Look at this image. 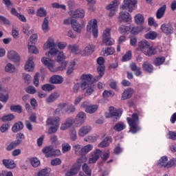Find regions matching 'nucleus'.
<instances>
[{"mask_svg":"<svg viewBox=\"0 0 176 176\" xmlns=\"http://www.w3.org/2000/svg\"><path fill=\"white\" fill-rule=\"evenodd\" d=\"M82 80V90H87L85 96H91L94 91V84H93V76L91 74H82L80 78Z\"/></svg>","mask_w":176,"mask_h":176,"instance_id":"nucleus-1","label":"nucleus"},{"mask_svg":"<svg viewBox=\"0 0 176 176\" xmlns=\"http://www.w3.org/2000/svg\"><path fill=\"white\" fill-rule=\"evenodd\" d=\"M41 63H43V64L45 65V67H47L48 69H50L51 72H57V71H64L65 69H67V65L68 64V61L63 60L60 62V65H58V67L55 69L54 64H56V63L54 62V60L49 59L46 57H43L41 58Z\"/></svg>","mask_w":176,"mask_h":176,"instance_id":"nucleus-2","label":"nucleus"},{"mask_svg":"<svg viewBox=\"0 0 176 176\" xmlns=\"http://www.w3.org/2000/svg\"><path fill=\"white\" fill-rule=\"evenodd\" d=\"M127 122L130 126V131L132 134H135V133H138L140 130H141V127L138 126L140 124V118H138V114L133 113L131 118H127Z\"/></svg>","mask_w":176,"mask_h":176,"instance_id":"nucleus-3","label":"nucleus"},{"mask_svg":"<svg viewBox=\"0 0 176 176\" xmlns=\"http://www.w3.org/2000/svg\"><path fill=\"white\" fill-rule=\"evenodd\" d=\"M56 45V43H54V38L50 37L44 44L43 49L44 50H47V49H50L47 54H45L46 56H49L50 54L52 57L57 56L58 53V50H57Z\"/></svg>","mask_w":176,"mask_h":176,"instance_id":"nucleus-4","label":"nucleus"},{"mask_svg":"<svg viewBox=\"0 0 176 176\" xmlns=\"http://www.w3.org/2000/svg\"><path fill=\"white\" fill-rule=\"evenodd\" d=\"M122 116V111L115 109L113 107L109 108V113H105V117L107 118H113V121L118 120Z\"/></svg>","mask_w":176,"mask_h":176,"instance_id":"nucleus-5","label":"nucleus"},{"mask_svg":"<svg viewBox=\"0 0 176 176\" xmlns=\"http://www.w3.org/2000/svg\"><path fill=\"white\" fill-rule=\"evenodd\" d=\"M102 42L107 46H111V45H113L115 43V41L111 38V29L107 28L103 32Z\"/></svg>","mask_w":176,"mask_h":176,"instance_id":"nucleus-6","label":"nucleus"},{"mask_svg":"<svg viewBox=\"0 0 176 176\" xmlns=\"http://www.w3.org/2000/svg\"><path fill=\"white\" fill-rule=\"evenodd\" d=\"M87 31L92 32L94 38L98 36V28L97 27V20L91 21L87 26Z\"/></svg>","mask_w":176,"mask_h":176,"instance_id":"nucleus-7","label":"nucleus"},{"mask_svg":"<svg viewBox=\"0 0 176 176\" xmlns=\"http://www.w3.org/2000/svg\"><path fill=\"white\" fill-rule=\"evenodd\" d=\"M137 5V0H124V5L121 6L123 10H129L133 12L135 9Z\"/></svg>","mask_w":176,"mask_h":176,"instance_id":"nucleus-8","label":"nucleus"},{"mask_svg":"<svg viewBox=\"0 0 176 176\" xmlns=\"http://www.w3.org/2000/svg\"><path fill=\"white\" fill-rule=\"evenodd\" d=\"M80 162H82V159H78L77 162L72 167L69 171L66 173L65 176H73L78 174L79 170H80Z\"/></svg>","mask_w":176,"mask_h":176,"instance_id":"nucleus-9","label":"nucleus"},{"mask_svg":"<svg viewBox=\"0 0 176 176\" xmlns=\"http://www.w3.org/2000/svg\"><path fill=\"white\" fill-rule=\"evenodd\" d=\"M102 155V151L100 149H96L95 151L91 152L90 153V157L89 159V164H93V163H96L100 157Z\"/></svg>","mask_w":176,"mask_h":176,"instance_id":"nucleus-10","label":"nucleus"},{"mask_svg":"<svg viewBox=\"0 0 176 176\" xmlns=\"http://www.w3.org/2000/svg\"><path fill=\"white\" fill-rule=\"evenodd\" d=\"M89 102H84L81 104V108H85V112L87 113H94L98 109L97 104L89 105Z\"/></svg>","mask_w":176,"mask_h":176,"instance_id":"nucleus-11","label":"nucleus"},{"mask_svg":"<svg viewBox=\"0 0 176 176\" xmlns=\"http://www.w3.org/2000/svg\"><path fill=\"white\" fill-rule=\"evenodd\" d=\"M118 23H131V15L126 12H120L118 16Z\"/></svg>","mask_w":176,"mask_h":176,"instance_id":"nucleus-12","label":"nucleus"},{"mask_svg":"<svg viewBox=\"0 0 176 176\" xmlns=\"http://www.w3.org/2000/svg\"><path fill=\"white\" fill-rule=\"evenodd\" d=\"M160 30L166 35H171L174 32V28L171 23H164L161 25Z\"/></svg>","mask_w":176,"mask_h":176,"instance_id":"nucleus-13","label":"nucleus"},{"mask_svg":"<svg viewBox=\"0 0 176 176\" xmlns=\"http://www.w3.org/2000/svg\"><path fill=\"white\" fill-rule=\"evenodd\" d=\"M71 24L74 31L78 32V34H80L82 32V28L85 27V22H82V25L78 22V21H76V19H72Z\"/></svg>","mask_w":176,"mask_h":176,"instance_id":"nucleus-14","label":"nucleus"},{"mask_svg":"<svg viewBox=\"0 0 176 176\" xmlns=\"http://www.w3.org/2000/svg\"><path fill=\"white\" fill-rule=\"evenodd\" d=\"M86 113H85V112L83 111H80L75 118V122L76 123V124H83V123H85V122L86 121Z\"/></svg>","mask_w":176,"mask_h":176,"instance_id":"nucleus-15","label":"nucleus"},{"mask_svg":"<svg viewBox=\"0 0 176 176\" xmlns=\"http://www.w3.org/2000/svg\"><path fill=\"white\" fill-rule=\"evenodd\" d=\"M74 123H75L74 119L67 118L65 120L63 123L61 124L60 130H61L62 131H65V130H68V129H69V127H71V126H72Z\"/></svg>","mask_w":176,"mask_h":176,"instance_id":"nucleus-16","label":"nucleus"},{"mask_svg":"<svg viewBox=\"0 0 176 176\" xmlns=\"http://www.w3.org/2000/svg\"><path fill=\"white\" fill-rule=\"evenodd\" d=\"M7 56L8 58L14 63H19L20 61V56L14 51H10Z\"/></svg>","mask_w":176,"mask_h":176,"instance_id":"nucleus-17","label":"nucleus"},{"mask_svg":"<svg viewBox=\"0 0 176 176\" xmlns=\"http://www.w3.org/2000/svg\"><path fill=\"white\" fill-rule=\"evenodd\" d=\"M90 131H91V126H81L78 130V135L79 137H85V135H87Z\"/></svg>","mask_w":176,"mask_h":176,"instance_id":"nucleus-18","label":"nucleus"},{"mask_svg":"<svg viewBox=\"0 0 176 176\" xmlns=\"http://www.w3.org/2000/svg\"><path fill=\"white\" fill-rule=\"evenodd\" d=\"M72 17L73 19H83L85 17V10L82 8H78L72 12Z\"/></svg>","mask_w":176,"mask_h":176,"instance_id":"nucleus-19","label":"nucleus"},{"mask_svg":"<svg viewBox=\"0 0 176 176\" xmlns=\"http://www.w3.org/2000/svg\"><path fill=\"white\" fill-rule=\"evenodd\" d=\"M43 153L45 155L46 157H50V156H54V149L53 146H47L42 149Z\"/></svg>","mask_w":176,"mask_h":176,"instance_id":"nucleus-20","label":"nucleus"},{"mask_svg":"<svg viewBox=\"0 0 176 176\" xmlns=\"http://www.w3.org/2000/svg\"><path fill=\"white\" fill-rule=\"evenodd\" d=\"M2 163L5 168L9 170H13V168H16V164L13 160H3Z\"/></svg>","mask_w":176,"mask_h":176,"instance_id":"nucleus-21","label":"nucleus"},{"mask_svg":"<svg viewBox=\"0 0 176 176\" xmlns=\"http://www.w3.org/2000/svg\"><path fill=\"white\" fill-rule=\"evenodd\" d=\"M50 82L53 85H61L64 82V78L61 76L54 75L50 78Z\"/></svg>","mask_w":176,"mask_h":176,"instance_id":"nucleus-22","label":"nucleus"},{"mask_svg":"<svg viewBox=\"0 0 176 176\" xmlns=\"http://www.w3.org/2000/svg\"><path fill=\"white\" fill-rule=\"evenodd\" d=\"M25 69L28 71V72H32V71H34V57L30 56L28 58L25 65Z\"/></svg>","mask_w":176,"mask_h":176,"instance_id":"nucleus-23","label":"nucleus"},{"mask_svg":"<svg viewBox=\"0 0 176 176\" xmlns=\"http://www.w3.org/2000/svg\"><path fill=\"white\" fill-rule=\"evenodd\" d=\"M67 50L69 53H72V54H79V53H80L79 45L76 44H70L67 45Z\"/></svg>","mask_w":176,"mask_h":176,"instance_id":"nucleus-24","label":"nucleus"},{"mask_svg":"<svg viewBox=\"0 0 176 176\" xmlns=\"http://www.w3.org/2000/svg\"><path fill=\"white\" fill-rule=\"evenodd\" d=\"M150 46L151 44L149 43V42L146 41V40H142L138 43V49L139 50H141L142 53H144V52H146V50L148 49Z\"/></svg>","mask_w":176,"mask_h":176,"instance_id":"nucleus-25","label":"nucleus"},{"mask_svg":"<svg viewBox=\"0 0 176 176\" xmlns=\"http://www.w3.org/2000/svg\"><path fill=\"white\" fill-rule=\"evenodd\" d=\"M94 49H96L94 45H87L83 52H82V56H90V54L94 52Z\"/></svg>","mask_w":176,"mask_h":176,"instance_id":"nucleus-26","label":"nucleus"},{"mask_svg":"<svg viewBox=\"0 0 176 176\" xmlns=\"http://www.w3.org/2000/svg\"><path fill=\"white\" fill-rule=\"evenodd\" d=\"M46 123L50 126H60V117L50 118L47 120Z\"/></svg>","mask_w":176,"mask_h":176,"instance_id":"nucleus-27","label":"nucleus"},{"mask_svg":"<svg viewBox=\"0 0 176 176\" xmlns=\"http://www.w3.org/2000/svg\"><path fill=\"white\" fill-rule=\"evenodd\" d=\"M131 96H133V89L129 88L124 91L121 100H129V98H131Z\"/></svg>","mask_w":176,"mask_h":176,"instance_id":"nucleus-28","label":"nucleus"},{"mask_svg":"<svg viewBox=\"0 0 176 176\" xmlns=\"http://www.w3.org/2000/svg\"><path fill=\"white\" fill-rule=\"evenodd\" d=\"M24 127V125L23 124V122H18L12 126V131L13 133H18V131H20V130H23Z\"/></svg>","mask_w":176,"mask_h":176,"instance_id":"nucleus-29","label":"nucleus"},{"mask_svg":"<svg viewBox=\"0 0 176 176\" xmlns=\"http://www.w3.org/2000/svg\"><path fill=\"white\" fill-rule=\"evenodd\" d=\"M5 72L8 74H14V72H16V66L12 63H8L5 67Z\"/></svg>","mask_w":176,"mask_h":176,"instance_id":"nucleus-30","label":"nucleus"},{"mask_svg":"<svg viewBox=\"0 0 176 176\" xmlns=\"http://www.w3.org/2000/svg\"><path fill=\"white\" fill-rule=\"evenodd\" d=\"M102 55L104 57H107V56H111L115 53V49L113 47H107L105 50H102Z\"/></svg>","mask_w":176,"mask_h":176,"instance_id":"nucleus-31","label":"nucleus"},{"mask_svg":"<svg viewBox=\"0 0 176 176\" xmlns=\"http://www.w3.org/2000/svg\"><path fill=\"white\" fill-rule=\"evenodd\" d=\"M168 160L167 157L164 156L158 161V167H168Z\"/></svg>","mask_w":176,"mask_h":176,"instance_id":"nucleus-32","label":"nucleus"},{"mask_svg":"<svg viewBox=\"0 0 176 176\" xmlns=\"http://www.w3.org/2000/svg\"><path fill=\"white\" fill-rule=\"evenodd\" d=\"M111 144V137L105 138L99 144L98 148H105Z\"/></svg>","mask_w":176,"mask_h":176,"instance_id":"nucleus-33","label":"nucleus"},{"mask_svg":"<svg viewBox=\"0 0 176 176\" xmlns=\"http://www.w3.org/2000/svg\"><path fill=\"white\" fill-rule=\"evenodd\" d=\"M21 144V140H16L14 142H11L6 148L7 151H12V149H14L16 146H19Z\"/></svg>","mask_w":176,"mask_h":176,"instance_id":"nucleus-34","label":"nucleus"},{"mask_svg":"<svg viewBox=\"0 0 176 176\" xmlns=\"http://www.w3.org/2000/svg\"><path fill=\"white\" fill-rule=\"evenodd\" d=\"M82 148L83 146L80 144H75L74 146H73V151H74L75 155H77L78 156H80V155H82Z\"/></svg>","mask_w":176,"mask_h":176,"instance_id":"nucleus-35","label":"nucleus"},{"mask_svg":"<svg viewBox=\"0 0 176 176\" xmlns=\"http://www.w3.org/2000/svg\"><path fill=\"white\" fill-rule=\"evenodd\" d=\"M144 38L146 39H151V41H155V39L157 38V33L153 31L149 32L144 35Z\"/></svg>","mask_w":176,"mask_h":176,"instance_id":"nucleus-36","label":"nucleus"},{"mask_svg":"<svg viewBox=\"0 0 176 176\" xmlns=\"http://www.w3.org/2000/svg\"><path fill=\"white\" fill-rule=\"evenodd\" d=\"M142 68L144 71H146V72H152V71H153V66L149 63V62H144L142 65Z\"/></svg>","mask_w":176,"mask_h":176,"instance_id":"nucleus-37","label":"nucleus"},{"mask_svg":"<svg viewBox=\"0 0 176 176\" xmlns=\"http://www.w3.org/2000/svg\"><path fill=\"white\" fill-rule=\"evenodd\" d=\"M166 5H164L162 7L160 8L156 13L157 19H162L164 16V12H166Z\"/></svg>","mask_w":176,"mask_h":176,"instance_id":"nucleus-38","label":"nucleus"},{"mask_svg":"<svg viewBox=\"0 0 176 176\" xmlns=\"http://www.w3.org/2000/svg\"><path fill=\"white\" fill-rule=\"evenodd\" d=\"M131 27L132 26H130V25L126 26L124 25H122L121 26H120L118 31L119 32H120V34H126V32H130Z\"/></svg>","mask_w":176,"mask_h":176,"instance_id":"nucleus-39","label":"nucleus"},{"mask_svg":"<svg viewBox=\"0 0 176 176\" xmlns=\"http://www.w3.org/2000/svg\"><path fill=\"white\" fill-rule=\"evenodd\" d=\"M157 53V51L153 47H148V48L144 52L146 56H153Z\"/></svg>","mask_w":176,"mask_h":176,"instance_id":"nucleus-40","label":"nucleus"},{"mask_svg":"<svg viewBox=\"0 0 176 176\" xmlns=\"http://www.w3.org/2000/svg\"><path fill=\"white\" fill-rule=\"evenodd\" d=\"M131 30L129 32H131V34L133 35H138V34H140L141 31H142V28L141 27H134L133 25H130Z\"/></svg>","mask_w":176,"mask_h":176,"instance_id":"nucleus-41","label":"nucleus"},{"mask_svg":"<svg viewBox=\"0 0 176 176\" xmlns=\"http://www.w3.org/2000/svg\"><path fill=\"white\" fill-rule=\"evenodd\" d=\"M97 71L99 74V76L95 78V80H100V79H101V78H102L104 76V71H105V67L104 66H98Z\"/></svg>","mask_w":176,"mask_h":176,"instance_id":"nucleus-42","label":"nucleus"},{"mask_svg":"<svg viewBox=\"0 0 176 176\" xmlns=\"http://www.w3.org/2000/svg\"><path fill=\"white\" fill-rule=\"evenodd\" d=\"M124 129H126V124L123 122H118L113 126V130L116 131H122V130H124Z\"/></svg>","mask_w":176,"mask_h":176,"instance_id":"nucleus-43","label":"nucleus"},{"mask_svg":"<svg viewBox=\"0 0 176 176\" xmlns=\"http://www.w3.org/2000/svg\"><path fill=\"white\" fill-rule=\"evenodd\" d=\"M58 97H60V94H58V93H54L46 99V101L49 103L54 102V101H56V100H57Z\"/></svg>","mask_w":176,"mask_h":176,"instance_id":"nucleus-44","label":"nucleus"},{"mask_svg":"<svg viewBox=\"0 0 176 176\" xmlns=\"http://www.w3.org/2000/svg\"><path fill=\"white\" fill-rule=\"evenodd\" d=\"M41 27L43 32H47L49 31V19L47 17L44 18Z\"/></svg>","mask_w":176,"mask_h":176,"instance_id":"nucleus-45","label":"nucleus"},{"mask_svg":"<svg viewBox=\"0 0 176 176\" xmlns=\"http://www.w3.org/2000/svg\"><path fill=\"white\" fill-rule=\"evenodd\" d=\"M107 10H116L118 9V1L116 0L113 1L110 4L107 6Z\"/></svg>","mask_w":176,"mask_h":176,"instance_id":"nucleus-46","label":"nucleus"},{"mask_svg":"<svg viewBox=\"0 0 176 176\" xmlns=\"http://www.w3.org/2000/svg\"><path fill=\"white\" fill-rule=\"evenodd\" d=\"M76 65V62L74 60L70 62L69 66L68 67L67 70V75H71V74L74 72V69H75Z\"/></svg>","mask_w":176,"mask_h":176,"instance_id":"nucleus-47","label":"nucleus"},{"mask_svg":"<svg viewBox=\"0 0 176 176\" xmlns=\"http://www.w3.org/2000/svg\"><path fill=\"white\" fill-rule=\"evenodd\" d=\"M98 138L97 135H91L86 137L84 140L86 142H96Z\"/></svg>","mask_w":176,"mask_h":176,"instance_id":"nucleus-48","label":"nucleus"},{"mask_svg":"<svg viewBox=\"0 0 176 176\" xmlns=\"http://www.w3.org/2000/svg\"><path fill=\"white\" fill-rule=\"evenodd\" d=\"M47 14V12H46V10L43 8H40L36 11V16L38 17H45V16Z\"/></svg>","mask_w":176,"mask_h":176,"instance_id":"nucleus-49","label":"nucleus"},{"mask_svg":"<svg viewBox=\"0 0 176 176\" xmlns=\"http://www.w3.org/2000/svg\"><path fill=\"white\" fill-rule=\"evenodd\" d=\"M135 23L136 24H142L144 23V16L141 14H138L135 16Z\"/></svg>","mask_w":176,"mask_h":176,"instance_id":"nucleus-50","label":"nucleus"},{"mask_svg":"<svg viewBox=\"0 0 176 176\" xmlns=\"http://www.w3.org/2000/svg\"><path fill=\"white\" fill-rule=\"evenodd\" d=\"M91 151H93V145L92 144H87L85 146L82 147V155H86L89 153Z\"/></svg>","mask_w":176,"mask_h":176,"instance_id":"nucleus-51","label":"nucleus"},{"mask_svg":"<svg viewBox=\"0 0 176 176\" xmlns=\"http://www.w3.org/2000/svg\"><path fill=\"white\" fill-rule=\"evenodd\" d=\"M28 50L29 53H32V54H38V52L35 45H32V44L28 43Z\"/></svg>","mask_w":176,"mask_h":176,"instance_id":"nucleus-52","label":"nucleus"},{"mask_svg":"<svg viewBox=\"0 0 176 176\" xmlns=\"http://www.w3.org/2000/svg\"><path fill=\"white\" fill-rule=\"evenodd\" d=\"M50 171H52L50 168H45L38 173V176H46L47 174H50Z\"/></svg>","mask_w":176,"mask_h":176,"instance_id":"nucleus-53","label":"nucleus"},{"mask_svg":"<svg viewBox=\"0 0 176 176\" xmlns=\"http://www.w3.org/2000/svg\"><path fill=\"white\" fill-rule=\"evenodd\" d=\"M165 61H166V58L164 56H161V57L156 58L154 60V64L155 65H162V64H163V63H164Z\"/></svg>","mask_w":176,"mask_h":176,"instance_id":"nucleus-54","label":"nucleus"},{"mask_svg":"<svg viewBox=\"0 0 176 176\" xmlns=\"http://www.w3.org/2000/svg\"><path fill=\"white\" fill-rule=\"evenodd\" d=\"M57 54H58V56H57L56 61L58 63H61V62L64 61V60H65L67 58V56L65 55H64V52H60L58 51Z\"/></svg>","mask_w":176,"mask_h":176,"instance_id":"nucleus-55","label":"nucleus"},{"mask_svg":"<svg viewBox=\"0 0 176 176\" xmlns=\"http://www.w3.org/2000/svg\"><path fill=\"white\" fill-rule=\"evenodd\" d=\"M69 138L71 141H73V142L76 141V138H77L76 129H72L70 130Z\"/></svg>","mask_w":176,"mask_h":176,"instance_id":"nucleus-56","label":"nucleus"},{"mask_svg":"<svg viewBox=\"0 0 176 176\" xmlns=\"http://www.w3.org/2000/svg\"><path fill=\"white\" fill-rule=\"evenodd\" d=\"M69 151H71V145L68 143H63L62 144L63 153H67V152H69Z\"/></svg>","mask_w":176,"mask_h":176,"instance_id":"nucleus-57","label":"nucleus"},{"mask_svg":"<svg viewBox=\"0 0 176 176\" xmlns=\"http://www.w3.org/2000/svg\"><path fill=\"white\" fill-rule=\"evenodd\" d=\"M41 89L44 91H52V90H53V89H54V85H50V84H45L42 86Z\"/></svg>","mask_w":176,"mask_h":176,"instance_id":"nucleus-58","label":"nucleus"},{"mask_svg":"<svg viewBox=\"0 0 176 176\" xmlns=\"http://www.w3.org/2000/svg\"><path fill=\"white\" fill-rule=\"evenodd\" d=\"M14 119V116L13 114H8L4 116L1 118L2 122H10V120H13Z\"/></svg>","mask_w":176,"mask_h":176,"instance_id":"nucleus-59","label":"nucleus"},{"mask_svg":"<svg viewBox=\"0 0 176 176\" xmlns=\"http://www.w3.org/2000/svg\"><path fill=\"white\" fill-rule=\"evenodd\" d=\"M30 163L32 167H38V166L41 164V162L36 157H33L30 159Z\"/></svg>","mask_w":176,"mask_h":176,"instance_id":"nucleus-60","label":"nucleus"},{"mask_svg":"<svg viewBox=\"0 0 176 176\" xmlns=\"http://www.w3.org/2000/svg\"><path fill=\"white\" fill-rule=\"evenodd\" d=\"M10 111H12V112H17V113H21V106L12 105L10 107Z\"/></svg>","mask_w":176,"mask_h":176,"instance_id":"nucleus-61","label":"nucleus"},{"mask_svg":"<svg viewBox=\"0 0 176 176\" xmlns=\"http://www.w3.org/2000/svg\"><path fill=\"white\" fill-rule=\"evenodd\" d=\"M82 171L87 174V175H91V170L87 165V164H84L82 165Z\"/></svg>","mask_w":176,"mask_h":176,"instance_id":"nucleus-62","label":"nucleus"},{"mask_svg":"<svg viewBox=\"0 0 176 176\" xmlns=\"http://www.w3.org/2000/svg\"><path fill=\"white\" fill-rule=\"evenodd\" d=\"M76 110V109L75 108V106H74V104H70L65 109V112L66 113H74Z\"/></svg>","mask_w":176,"mask_h":176,"instance_id":"nucleus-63","label":"nucleus"},{"mask_svg":"<svg viewBox=\"0 0 176 176\" xmlns=\"http://www.w3.org/2000/svg\"><path fill=\"white\" fill-rule=\"evenodd\" d=\"M8 100H9L8 94L4 95L3 94L0 93V101H1V102H8Z\"/></svg>","mask_w":176,"mask_h":176,"instance_id":"nucleus-64","label":"nucleus"}]
</instances>
